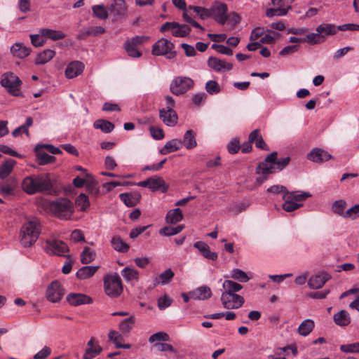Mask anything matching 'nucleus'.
Masks as SVG:
<instances>
[{
	"label": "nucleus",
	"instance_id": "10",
	"mask_svg": "<svg viewBox=\"0 0 359 359\" xmlns=\"http://www.w3.org/2000/svg\"><path fill=\"white\" fill-rule=\"evenodd\" d=\"M65 294L61 284L57 280L53 281L47 287L46 297L51 302L55 303L61 300Z\"/></svg>",
	"mask_w": 359,
	"mask_h": 359
},
{
	"label": "nucleus",
	"instance_id": "19",
	"mask_svg": "<svg viewBox=\"0 0 359 359\" xmlns=\"http://www.w3.org/2000/svg\"><path fill=\"white\" fill-rule=\"evenodd\" d=\"M94 342L95 339L93 337L88 341L83 359H93L102 351V348L99 344L95 345Z\"/></svg>",
	"mask_w": 359,
	"mask_h": 359
},
{
	"label": "nucleus",
	"instance_id": "24",
	"mask_svg": "<svg viewBox=\"0 0 359 359\" xmlns=\"http://www.w3.org/2000/svg\"><path fill=\"white\" fill-rule=\"evenodd\" d=\"M194 246L197 248L203 255L204 257L210 260H216L217 259V254L210 250L208 244L202 241H197L194 244Z\"/></svg>",
	"mask_w": 359,
	"mask_h": 359
},
{
	"label": "nucleus",
	"instance_id": "18",
	"mask_svg": "<svg viewBox=\"0 0 359 359\" xmlns=\"http://www.w3.org/2000/svg\"><path fill=\"white\" fill-rule=\"evenodd\" d=\"M84 69V65L81 62L74 61L70 62L66 69L65 76L68 79H74L80 75Z\"/></svg>",
	"mask_w": 359,
	"mask_h": 359
},
{
	"label": "nucleus",
	"instance_id": "63",
	"mask_svg": "<svg viewBox=\"0 0 359 359\" xmlns=\"http://www.w3.org/2000/svg\"><path fill=\"white\" fill-rule=\"evenodd\" d=\"M15 186L7 182L0 184V192L5 195H11L14 193Z\"/></svg>",
	"mask_w": 359,
	"mask_h": 359
},
{
	"label": "nucleus",
	"instance_id": "20",
	"mask_svg": "<svg viewBox=\"0 0 359 359\" xmlns=\"http://www.w3.org/2000/svg\"><path fill=\"white\" fill-rule=\"evenodd\" d=\"M212 296V292L206 285L201 286L190 292L191 299L196 300H205Z\"/></svg>",
	"mask_w": 359,
	"mask_h": 359
},
{
	"label": "nucleus",
	"instance_id": "21",
	"mask_svg": "<svg viewBox=\"0 0 359 359\" xmlns=\"http://www.w3.org/2000/svg\"><path fill=\"white\" fill-rule=\"evenodd\" d=\"M149 189L152 191L161 190L162 192H166L168 188L164 180L161 177L157 175L149 177Z\"/></svg>",
	"mask_w": 359,
	"mask_h": 359
},
{
	"label": "nucleus",
	"instance_id": "41",
	"mask_svg": "<svg viewBox=\"0 0 359 359\" xmlns=\"http://www.w3.org/2000/svg\"><path fill=\"white\" fill-rule=\"evenodd\" d=\"M111 244L115 250L121 252H126L130 248L129 245L124 243L119 236H114L111 240Z\"/></svg>",
	"mask_w": 359,
	"mask_h": 359
},
{
	"label": "nucleus",
	"instance_id": "23",
	"mask_svg": "<svg viewBox=\"0 0 359 359\" xmlns=\"http://www.w3.org/2000/svg\"><path fill=\"white\" fill-rule=\"evenodd\" d=\"M337 31V26L334 24L323 23L316 28V32L320 34L323 41L327 36L336 34Z\"/></svg>",
	"mask_w": 359,
	"mask_h": 359
},
{
	"label": "nucleus",
	"instance_id": "27",
	"mask_svg": "<svg viewBox=\"0 0 359 359\" xmlns=\"http://www.w3.org/2000/svg\"><path fill=\"white\" fill-rule=\"evenodd\" d=\"M126 11L127 6L125 1H115L110 8L111 13L114 16L116 20L124 16L126 13Z\"/></svg>",
	"mask_w": 359,
	"mask_h": 359
},
{
	"label": "nucleus",
	"instance_id": "22",
	"mask_svg": "<svg viewBox=\"0 0 359 359\" xmlns=\"http://www.w3.org/2000/svg\"><path fill=\"white\" fill-rule=\"evenodd\" d=\"M99 269L98 266H86L79 269L76 276L79 280H86L95 275Z\"/></svg>",
	"mask_w": 359,
	"mask_h": 359
},
{
	"label": "nucleus",
	"instance_id": "47",
	"mask_svg": "<svg viewBox=\"0 0 359 359\" xmlns=\"http://www.w3.org/2000/svg\"><path fill=\"white\" fill-rule=\"evenodd\" d=\"M190 32L191 29L188 25L178 23V26L174 28L172 34L176 37H184L189 34Z\"/></svg>",
	"mask_w": 359,
	"mask_h": 359
},
{
	"label": "nucleus",
	"instance_id": "53",
	"mask_svg": "<svg viewBox=\"0 0 359 359\" xmlns=\"http://www.w3.org/2000/svg\"><path fill=\"white\" fill-rule=\"evenodd\" d=\"M304 42H307L311 44H318L323 42V39H322V36L319 32L316 33H311L306 35V37L304 38Z\"/></svg>",
	"mask_w": 359,
	"mask_h": 359
},
{
	"label": "nucleus",
	"instance_id": "14",
	"mask_svg": "<svg viewBox=\"0 0 359 359\" xmlns=\"http://www.w3.org/2000/svg\"><path fill=\"white\" fill-rule=\"evenodd\" d=\"M66 299L67 302L73 306L93 303V299L83 293H70L67 296Z\"/></svg>",
	"mask_w": 359,
	"mask_h": 359
},
{
	"label": "nucleus",
	"instance_id": "3",
	"mask_svg": "<svg viewBox=\"0 0 359 359\" xmlns=\"http://www.w3.org/2000/svg\"><path fill=\"white\" fill-rule=\"evenodd\" d=\"M50 209L56 217L62 219H69L74 211L72 203L65 198L52 201L50 203Z\"/></svg>",
	"mask_w": 359,
	"mask_h": 359
},
{
	"label": "nucleus",
	"instance_id": "42",
	"mask_svg": "<svg viewBox=\"0 0 359 359\" xmlns=\"http://www.w3.org/2000/svg\"><path fill=\"white\" fill-rule=\"evenodd\" d=\"M275 167V165L264 161L258 165L256 172L258 175H269L274 172Z\"/></svg>",
	"mask_w": 359,
	"mask_h": 359
},
{
	"label": "nucleus",
	"instance_id": "45",
	"mask_svg": "<svg viewBox=\"0 0 359 359\" xmlns=\"http://www.w3.org/2000/svg\"><path fill=\"white\" fill-rule=\"evenodd\" d=\"M36 157L39 161V165H46L48 163H52L55 162V157L51 155H49L48 154L38 149V147L36 148Z\"/></svg>",
	"mask_w": 359,
	"mask_h": 359
},
{
	"label": "nucleus",
	"instance_id": "6",
	"mask_svg": "<svg viewBox=\"0 0 359 359\" xmlns=\"http://www.w3.org/2000/svg\"><path fill=\"white\" fill-rule=\"evenodd\" d=\"M194 81L189 77L177 76L170 85V92L175 95L184 94L193 88Z\"/></svg>",
	"mask_w": 359,
	"mask_h": 359
},
{
	"label": "nucleus",
	"instance_id": "1",
	"mask_svg": "<svg viewBox=\"0 0 359 359\" xmlns=\"http://www.w3.org/2000/svg\"><path fill=\"white\" fill-rule=\"evenodd\" d=\"M22 189L29 195L42 193L52 189L50 174L32 175L25 177L21 184Z\"/></svg>",
	"mask_w": 359,
	"mask_h": 359
},
{
	"label": "nucleus",
	"instance_id": "31",
	"mask_svg": "<svg viewBox=\"0 0 359 359\" xmlns=\"http://www.w3.org/2000/svg\"><path fill=\"white\" fill-rule=\"evenodd\" d=\"M16 165V161L12 158H8L0 166V177L4 179L7 177L12 172L14 166Z\"/></svg>",
	"mask_w": 359,
	"mask_h": 359
},
{
	"label": "nucleus",
	"instance_id": "17",
	"mask_svg": "<svg viewBox=\"0 0 359 359\" xmlns=\"http://www.w3.org/2000/svg\"><path fill=\"white\" fill-rule=\"evenodd\" d=\"M208 65L216 72L229 71L233 68L232 64L215 57H209Z\"/></svg>",
	"mask_w": 359,
	"mask_h": 359
},
{
	"label": "nucleus",
	"instance_id": "8",
	"mask_svg": "<svg viewBox=\"0 0 359 359\" xmlns=\"http://www.w3.org/2000/svg\"><path fill=\"white\" fill-rule=\"evenodd\" d=\"M45 246L46 252L49 255L65 256L70 257V255H65V252L69 251V248L65 243L58 240H47Z\"/></svg>",
	"mask_w": 359,
	"mask_h": 359
},
{
	"label": "nucleus",
	"instance_id": "35",
	"mask_svg": "<svg viewBox=\"0 0 359 359\" xmlns=\"http://www.w3.org/2000/svg\"><path fill=\"white\" fill-rule=\"evenodd\" d=\"M182 219L183 215L179 208L168 211L165 217L166 222L170 224H176Z\"/></svg>",
	"mask_w": 359,
	"mask_h": 359
},
{
	"label": "nucleus",
	"instance_id": "25",
	"mask_svg": "<svg viewBox=\"0 0 359 359\" xmlns=\"http://www.w3.org/2000/svg\"><path fill=\"white\" fill-rule=\"evenodd\" d=\"M121 201L128 207H133L136 205L141 198L139 193H123L119 195Z\"/></svg>",
	"mask_w": 359,
	"mask_h": 359
},
{
	"label": "nucleus",
	"instance_id": "56",
	"mask_svg": "<svg viewBox=\"0 0 359 359\" xmlns=\"http://www.w3.org/2000/svg\"><path fill=\"white\" fill-rule=\"evenodd\" d=\"M92 9L93 14L98 18L101 20H104L108 18V12L103 6H94Z\"/></svg>",
	"mask_w": 359,
	"mask_h": 359
},
{
	"label": "nucleus",
	"instance_id": "37",
	"mask_svg": "<svg viewBox=\"0 0 359 359\" xmlns=\"http://www.w3.org/2000/svg\"><path fill=\"white\" fill-rule=\"evenodd\" d=\"M95 252L90 248L89 247H84L83 251L80 255L81 262L83 264H87L91 263L95 259Z\"/></svg>",
	"mask_w": 359,
	"mask_h": 359
},
{
	"label": "nucleus",
	"instance_id": "52",
	"mask_svg": "<svg viewBox=\"0 0 359 359\" xmlns=\"http://www.w3.org/2000/svg\"><path fill=\"white\" fill-rule=\"evenodd\" d=\"M346 203L345 201L340 199L336 201L332 205V210L334 213L344 217L345 213L344 209L346 208Z\"/></svg>",
	"mask_w": 359,
	"mask_h": 359
},
{
	"label": "nucleus",
	"instance_id": "12",
	"mask_svg": "<svg viewBox=\"0 0 359 359\" xmlns=\"http://www.w3.org/2000/svg\"><path fill=\"white\" fill-rule=\"evenodd\" d=\"M159 118L167 126L172 127L177 123L178 116L175 110L170 107L163 108L159 110Z\"/></svg>",
	"mask_w": 359,
	"mask_h": 359
},
{
	"label": "nucleus",
	"instance_id": "11",
	"mask_svg": "<svg viewBox=\"0 0 359 359\" xmlns=\"http://www.w3.org/2000/svg\"><path fill=\"white\" fill-rule=\"evenodd\" d=\"M210 9L212 18L218 23L224 25L227 20V6L221 1H215Z\"/></svg>",
	"mask_w": 359,
	"mask_h": 359
},
{
	"label": "nucleus",
	"instance_id": "55",
	"mask_svg": "<svg viewBox=\"0 0 359 359\" xmlns=\"http://www.w3.org/2000/svg\"><path fill=\"white\" fill-rule=\"evenodd\" d=\"M205 88L210 95L217 94L221 91V88L217 82L213 80L208 81L205 84Z\"/></svg>",
	"mask_w": 359,
	"mask_h": 359
},
{
	"label": "nucleus",
	"instance_id": "28",
	"mask_svg": "<svg viewBox=\"0 0 359 359\" xmlns=\"http://www.w3.org/2000/svg\"><path fill=\"white\" fill-rule=\"evenodd\" d=\"M182 145V140L179 139H172L165 143L163 147L160 149V153L163 155L177 151Z\"/></svg>",
	"mask_w": 359,
	"mask_h": 359
},
{
	"label": "nucleus",
	"instance_id": "43",
	"mask_svg": "<svg viewBox=\"0 0 359 359\" xmlns=\"http://www.w3.org/2000/svg\"><path fill=\"white\" fill-rule=\"evenodd\" d=\"M314 328V322L312 320H304L298 327V332L300 335L307 336Z\"/></svg>",
	"mask_w": 359,
	"mask_h": 359
},
{
	"label": "nucleus",
	"instance_id": "62",
	"mask_svg": "<svg viewBox=\"0 0 359 359\" xmlns=\"http://www.w3.org/2000/svg\"><path fill=\"white\" fill-rule=\"evenodd\" d=\"M172 300L168 295L165 294L158 299V307L160 310H163L171 305Z\"/></svg>",
	"mask_w": 359,
	"mask_h": 359
},
{
	"label": "nucleus",
	"instance_id": "16",
	"mask_svg": "<svg viewBox=\"0 0 359 359\" xmlns=\"http://www.w3.org/2000/svg\"><path fill=\"white\" fill-rule=\"evenodd\" d=\"M307 158L315 163H323L331 159L332 156L322 149L314 148L308 154Z\"/></svg>",
	"mask_w": 359,
	"mask_h": 359
},
{
	"label": "nucleus",
	"instance_id": "32",
	"mask_svg": "<svg viewBox=\"0 0 359 359\" xmlns=\"http://www.w3.org/2000/svg\"><path fill=\"white\" fill-rule=\"evenodd\" d=\"M334 323L339 326H346L351 323V317L348 311L341 310L334 315Z\"/></svg>",
	"mask_w": 359,
	"mask_h": 359
},
{
	"label": "nucleus",
	"instance_id": "38",
	"mask_svg": "<svg viewBox=\"0 0 359 359\" xmlns=\"http://www.w3.org/2000/svg\"><path fill=\"white\" fill-rule=\"evenodd\" d=\"M40 34L53 41L62 39L65 37V34L62 32L50 29H40Z\"/></svg>",
	"mask_w": 359,
	"mask_h": 359
},
{
	"label": "nucleus",
	"instance_id": "9",
	"mask_svg": "<svg viewBox=\"0 0 359 359\" xmlns=\"http://www.w3.org/2000/svg\"><path fill=\"white\" fill-rule=\"evenodd\" d=\"M174 44L169 40L162 38L157 41L152 47V54L154 55H165L168 53L175 55V52H172Z\"/></svg>",
	"mask_w": 359,
	"mask_h": 359
},
{
	"label": "nucleus",
	"instance_id": "40",
	"mask_svg": "<svg viewBox=\"0 0 359 359\" xmlns=\"http://www.w3.org/2000/svg\"><path fill=\"white\" fill-rule=\"evenodd\" d=\"M288 196L285 193L283 200L285 202L282 205L283 209L288 212H293L303 205L302 203H296L291 198H287Z\"/></svg>",
	"mask_w": 359,
	"mask_h": 359
},
{
	"label": "nucleus",
	"instance_id": "49",
	"mask_svg": "<svg viewBox=\"0 0 359 359\" xmlns=\"http://www.w3.org/2000/svg\"><path fill=\"white\" fill-rule=\"evenodd\" d=\"M289 8H290V6L287 8L282 6L268 8L266 11V15L269 18L284 15L287 13Z\"/></svg>",
	"mask_w": 359,
	"mask_h": 359
},
{
	"label": "nucleus",
	"instance_id": "61",
	"mask_svg": "<svg viewBox=\"0 0 359 359\" xmlns=\"http://www.w3.org/2000/svg\"><path fill=\"white\" fill-rule=\"evenodd\" d=\"M189 8L193 9L194 11L200 14L201 18L203 19L210 17L212 18L210 8H205L200 6H190Z\"/></svg>",
	"mask_w": 359,
	"mask_h": 359
},
{
	"label": "nucleus",
	"instance_id": "30",
	"mask_svg": "<svg viewBox=\"0 0 359 359\" xmlns=\"http://www.w3.org/2000/svg\"><path fill=\"white\" fill-rule=\"evenodd\" d=\"M182 144L187 149H192L197 145L196 140V133L192 130H188L184 133Z\"/></svg>",
	"mask_w": 359,
	"mask_h": 359
},
{
	"label": "nucleus",
	"instance_id": "54",
	"mask_svg": "<svg viewBox=\"0 0 359 359\" xmlns=\"http://www.w3.org/2000/svg\"><path fill=\"white\" fill-rule=\"evenodd\" d=\"M169 335L164 332H158L152 335L149 338V343H154L156 341H169Z\"/></svg>",
	"mask_w": 359,
	"mask_h": 359
},
{
	"label": "nucleus",
	"instance_id": "15",
	"mask_svg": "<svg viewBox=\"0 0 359 359\" xmlns=\"http://www.w3.org/2000/svg\"><path fill=\"white\" fill-rule=\"evenodd\" d=\"M330 279V276L327 273H321L312 276L308 280V285L311 289L317 290L321 288L325 283Z\"/></svg>",
	"mask_w": 359,
	"mask_h": 359
},
{
	"label": "nucleus",
	"instance_id": "44",
	"mask_svg": "<svg viewBox=\"0 0 359 359\" xmlns=\"http://www.w3.org/2000/svg\"><path fill=\"white\" fill-rule=\"evenodd\" d=\"M93 126L96 129H100L102 132L109 133L114 128V125L109 121L99 119L95 121Z\"/></svg>",
	"mask_w": 359,
	"mask_h": 359
},
{
	"label": "nucleus",
	"instance_id": "60",
	"mask_svg": "<svg viewBox=\"0 0 359 359\" xmlns=\"http://www.w3.org/2000/svg\"><path fill=\"white\" fill-rule=\"evenodd\" d=\"M359 217V203L354 205L353 207L348 209L344 215V218H351L355 219Z\"/></svg>",
	"mask_w": 359,
	"mask_h": 359
},
{
	"label": "nucleus",
	"instance_id": "39",
	"mask_svg": "<svg viewBox=\"0 0 359 359\" xmlns=\"http://www.w3.org/2000/svg\"><path fill=\"white\" fill-rule=\"evenodd\" d=\"M85 186L87 191L90 194L97 195L99 193L97 182L90 174H86V183Z\"/></svg>",
	"mask_w": 359,
	"mask_h": 359
},
{
	"label": "nucleus",
	"instance_id": "5",
	"mask_svg": "<svg viewBox=\"0 0 359 359\" xmlns=\"http://www.w3.org/2000/svg\"><path fill=\"white\" fill-rule=\"evenodd\" d=\"M22 82L15 74L12 72L4 73L1 79V85L13 96L20 95V86Z\"/></svg>",
	"mask_w": 359,
	"mask_h": 359
},
{
	"label": "nucleus",
	"instance_id": "2",
	"mask_svg": "<svg viewBox=\"0 0 359 359\" xmlns=\"http://www.w3.org/2000/svg\"><path fill=\"white\" fill-rule=\"evenodd\" d=\"M40 233V225L38 219H34L25 223L20 232V241L25 248L32 246L37 241Z\"/></svg>",
	"mask_w": 359,
	"mask_h": 359
},
{
	"label": "nucleus",
	"instance_id": "51",
	"mask_svg": "<svg viewBox=\"0 0 359 359\" xmlns=\"http://www.w3.org/2000/svg\"><path fill=\"white\" fill-rule=\"evenodd\" d=\"M231 278L244 283L249 280L247 273L239 269H234L231 271Z\"/></svg>",
	"mask_w": 359,
	"mask_h": 359
},
{
	"label": "nucleus",
	"instance_id": "50",
	"mask_svg": "<svg viewBox=\"0 0 359 359\" xmlns=\"http://www.w3.org/2000/svg\"><path fill=\"white\" fill-rule=\"evenodd\" d=\"M183 228L182 225H178L175 227L165 226L160 230V233L165 236H174L181 232Z\"/></svg>",
	"mask_w": 359,
	"mask_h": 359
},
{
	"label": "nucleus",
	"instance_id": "26",
	"mask_svg": "<svg viewBox=\"0 0 359 359\" xmlns=\"http://www.w3.org/2000/svg\"><path fill=\"white\" fill-rule=\"evenodd\" d=\"M11 53L15 57L24 58L30 54V49L25 46L22 43H15L11 46Z\"/></svg>",
	"mask_w": 359,
	"mask_h": 359
},
{
	"label": "nucleus",
	"instance_id": "13",
	"mask_svg": "<svg viewBox=\"0 0 359 359\" xmlns=\"http://www.w3.org/2000/svg\"><path fill=\"white\" fill-rule=\"evenodd\" d=\"M222 304L226 309H237L241 307L244 302V298L237 294L232 296L228 295L227 297L220 298Z\"/></svg>",
	"mask_w": 359,
	"mask_h": 359
},
{
	"label": "nucleus",
	"instance_id": "36",
	"mask_svg": "<svg viewBox=\"0 0 359 359\" xmlns=\"http://www.w3.org/2000/svg\"><path fill=\"white\" fill-rule=\"evenodd\" d=\"M175 273L170 269H168L164 271H163L158 277H156L154 280L155 285H166L170 282V280L174 277Z\"/></svg>",
	"mask_w": 359,
	"mask_h": 359
},
{
	"label": "nucleus",
	"instance_id": "58",
	"mask_svg": "<svg viewBox=\"0 0 359 359\" xmlns=\"http://www.w3.org/2000/svg\"><path fill=\"white\" fill-rule=\"evenodd\" d=\"M222 287L224 290H229L236 292L240 291L243 288V286L241 284L229 280H225L223 283Z\"/></svg>",
	"mask_w": 359,
	"mask_h": 359
},
{
	"label": "nucleus",
	"instance_id": "64",
	"mask_svg": "<svg viewBox=\"0 0 359 359\" xmlns=\"http://www.w3.org/2000/svg\"><path fill=\"white\" fill-rule=\"evenodd\" d=\"M338 31L341 32H358L359 31V25L358 24H354V23H348V24H344L337 26Z\"/></svg>",
	"mask_w": 359,
	"mask_h": 359
},
{
	"label": "nucleus",
	"instance_id": "7",
	"mask_svg": "<svg viewBox=\"0 0 359 359\" xmlns=\"http://www.w3.org/2000/svg\"><path fill=\"white\" fill-rule=\"evenodd\" d=\"M149 39L148 36H136L128 39L124 43V48L128 55L133 57H139L142 53L138 50L137 46L143 44Z\"/></svg>",
	"mask_w": 359,
	"mask_h": 359
},
{
	"label": "nucleus",
	"instance_id": "4",
	"mask_svg": "<svg viewBox=\"0 0 359 359\" xmlns=\"http://www.w3.org/2000/svg\"><path fill=\"white\" fill-rule=\"evenodd\" d=\"M105 294L111 298H116L123 292V285L118 274L106 275L103 278Z\"/></svg>",
	"mask_w": 359,
	"mask_h": 359
},
{
	"label": "nucleus",
	"instance_id": "57",
	"mask_svg": "<svg viewBox=\"0 0 359 359\" xmlns=\"http://www.w3.org/2000/svg\"><path fill=\"white\" fill-rule=\"evenodd\" d=\"M340 350L344 353H359V341L353 344L341 345L340 346Z\"/></svg>",
	"mask_w": 359,
	"mask_h": 359
},
{
	"label": "nucleus",
	"instance_id": "59",
	"mask_svg": "<svg viewBox=\"0 0 359 359\" xmlns=\"http://www.w3.org/2000/svg\"><path fill=\"white\" fill-rule=\"evenodd\" d=\"M104 32H105V29L102 27H100V26L91 27L88 28L86 29V31H85L83 33V36H97V35L104 33Z\"/></svg>",
	"mask_w": 359,
	"mask_h": 359
},
{
	"label": "nucleus",
	"instance_id": "29",
	"mask_svg": "<svg viewBox=\"0 0 359 359\" xmlns=\"http://www.w3.org/2000/svg\"><path fill=\"white\" fill-rule=\"evenodd\" d=\"M55 55V52L51 49H46L39 53L35 59L34 63L36 65H44L48 62Z\"/></svg>",
	"mask_w": 359,
	"mask_h": 359
},
{
	"label": "nucleus",
	"instance_id": "48",
	"mask_svg": "<svg viewBox=\"0 0 359 359\" xmlns=\"http://www.w3.org/2000/svg\"><path fill=\"white\" fill-rule=\"evenodd\" d=\"M75 203L81 211H85L90 206L88 197L84 194H81L76 197Z\"/></svg>",
	"mask_w": 359,
	"mask_h": 359
},
{
	"label": "nucleus",
	"instance_id": "46",
	"mask_svg": "<svg viewBox=\"0 0 359 359\" xmlns=\"http://www.w3.org/2000/svg\"><path fill=\"white\" fill-rule=\"evenodd\" d=\"M121 275L127 281H130L138 279L139 272L135 269L125 267L121 271Z\"/></svg>",
	"mask_w": 359,
	"mask_h": 359
},
{
	"label": "nucleus",
	"instance_id": "34",
	"mask_svg": "<svg viewBox=\"0 0 359 359\" xmlns=\"http://www.w3.org/2000/svg\"><path fill=\"white\" fill-rule=\"evenodd\" d=\"M285 194L288 196L287 198H291L294 202L299 203L311 196V194L307 191H285Z\"/></svg>",
	"mask_w": 359,
	"mask_h": 359
},
{
	"label": "nucleus",
	"instance_id": "33",
	"mask_svg": "<svg viewBox=\"0 0 359 359\" xmlns=\"http://www.w3.org/2000/svg\"><path fill=\"white\" fill-rule=\"evenodd\" d=\"M135 323V318L134 316H130V317L122 320L119 325L118 328L122 334H128L130 330L133 329L134 325Z\"/></svg>",
	"mask_w": 359,
	"mask_h": 359
}]
</instances>
